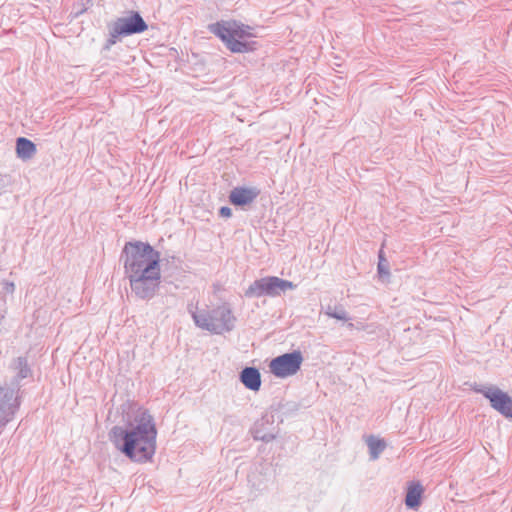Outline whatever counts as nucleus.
<instances>
[{"mask_svg":"<svg viewBox=\"0 0 512 512\" xmlns=\"http://www.w3.org/2000/svg\"><path fill=\"white\" fill-rule=\"evenodd\" d=\"M148 26L138 12H131L128 16L118 18L111 26L108 40L115 44L120 36L139 34L147 30Z\"/></svg>","mask_w":512,"mask_h":512,"instance_id":"obj_6","label":"nucleus"},{"mask_svg":"<svg viewBox=\"0 0 512 512\" xmlns=\"http://www.w3.org/2000/svg\"><path fill=\"white\" fill-rule=\"evenodd\" d=\"M422 494V485L419 482H410L405 497L406 506L412 509L417 508L420 505Z\"/></svg>","mask_w":512,"mask_h":512,"instance_id":"obj_13","label":"nucleus"},{"mask_svg":"<svg viewBox=\"0 0 512 512\" xmlns=\"http://www.w3.org/2000/svg\"><path fill=\"white\" fill-rule=\"evenodd\" d=\"M296 285L285 279L276 276H267L255 280L245 291V296L249 298H260L262 296L276 297L282 292L295 289Z\"/></svg>","mask_w":512,"mask_h":512,"instance_id":"obj_5","label":"nucleus"},{"mask_svg":"<svg viewBox=\"0 0 512 512\" xmlns=\"http://www.w3.org/2000/svg\"><path fill=\"white\" fill-rule=\"evenodd\" d=\"M5 290H6L7 292H10V293L14 292V290H15V285H14V283H13V282H6V283H5Z\"/></svg>","mask_w":512,"mask_h":512,"instance_id":"obj_20","label":"nucleus"},{"mask_svg":"<svg viewBox=\"0 0 512 512\" xmlns=\"http://www.w3.org/2000/svg\"><path fill=\"white\" fill-rule=\"evenodd\" d=\"M258 195L256 188L235 187L230 192L229 200L235 206H244L252 203Z\"/></svg>","mask_w":512,"mask_h":512,"instance_id":"obj_10","label":"nucleus"},{"mask_svg":"<svg viewBox=\"0 0 512 512\" xmlns=\"http://www.w3.org/2000/svg\"><path fill=\"white\" fill-rule=\"evenodd\" d=\"M255 438L261 439L264 442H270L271 440H273L275 438V436L273 434L269 433V434H264L262 436H256Z\"/></svg>","mask_w":512,"mask_h":512,"instance_id":"obj_19","label":"nucleus"},{"mask_svg":"<svg viewBox=\"0 0 512 512\" xmlns=\"http://www.w3.org/2000/svg\"><path fill=\"white\" fill-rule=\"evenodd\" d=\"M17 391V387H0V429L13 420L19 408Z\"/></svg>","mask_w":512,"mask_h":512,"instance_id":"obj_9","label":"nucleus"},{"mask_svg":"<svg viewBox=\"0 0 512 512\" xmlns=\"http://www.w3.org/2000/svg\"><path fill=\"white\" fill-rule=\"evenodd\" d=\"M197 327L214 334H223L234 329L236 317L229 304L223 303L212 310H200L192 313Z\"/></svg>","mask_w":512,"mask_h":512,"instance_id":"obj_4","label":"nucleus"},{"mask_svg":"<svg viewBox=\"0 0 512 512\" xmlns=\"http://www.w3.org/2000/svg\"><path fill=\"white\" fill-rule=\"evenodd\" d=\"M209 30L219 37L234 53H245L255 49L256 42L249 38L256 37L254 28L235 20L219 21L209 26Z\"/></svg>","mask_w":512,"mask_h":512,"instance_id":"obj_3","label":"nucleus"},{"mask_svg":"<svg viewBox=\"0 0 512 512\" xmlns=\"http://www.w3.org/2000/svg\"><path fill=\"white\" fill-rule=\"evenodd\" d=\"M325 314L331 318L347 322V328L350 330L366 329L365 324L362 322H356V323L351 322V318L349 317L348 313L342 306H328L326 308Z\"/></svg>","mask_w":512,"mask_h":512,"instance_id":"obj_12","label":"nucleus"},{"mask_svg":"<svg viewBox=\"0 0 512 512\" xmlns=\"http://www.w3.org/2000/svg\"><path fill=\"white\" fill-rule=\"evenodd\" d=\"M15 369L18 370V372H17L18 379L27 378L31 373V370L27 363V359H26V357H23V356H20L17 358L16 363H15Z\"/></svg>","mask_w":512,"mask_h":512,"instance_id":"obj_16","label":"nucleus"},{"mask_svg":"<svg viewBox=\"0 0 512 512\" xmlns=\"http://www.w3.org/2000/svg\"><path fill=\"white\" fill-rule=\"evenodd\" d=\"M239 380L243 386L253 392L260 390L262 385L261 373L256 367H245L239 373Z\"/></svg>","mask_w":512,"mask_h":512,"instance_id":"obj_11","label":"nucleus"},{"mask_svg":"<svg viewBox=\"0 0 512 512\" xmlns=\"http://www.w3.org/2000/svg\"><path fill=\"white\" fill-rule=\"evenodd\" d=\"M378 273L383 276L389 275V265L387 261L383 258L382 254H379V262H378Z\"/></svg>","mask_w":512,"mask_h":512,"instance_id":"obj_17","label":"nucleus"},{"mask_svg":"<svg viewBox=\"0 0 512 512\" xmlns=\"http://www.w3.org/2000/svg\"><path fill=\"white\" fill-rule=\"evenodd\" d=\"M473 390L487 398L494 410L504 417L512 419V399L507 393L494 385L475 384Z\"/></svg>","mask_w":512,"mask_h":512,"instance_id":"obj_7","label":"nucleus"},{"mask_svg":"<svg viewBox=\"0 0 512 512\" xmlns=\"http://www.w3.org/2000/svg\"><path fill=\"white\" fill-rule=\"evenodd\" d=\"M109 435L115 447L134 462H147L155 454L157 430L147 410L139 409L127 428L114 426Z\"/></svg>","mask_w":512,"mask_h":512,"instance_id":"obj_2","label":"nucleus"},{"mask_svg":"<svg viewBox=\"0 0 512 512\" xmlns=\"http://www.w3.org/2000/svg\"><path fill=\"white\" fill-rule=\"evenodd\" d=\"M16 151L19 158L28 160L36 153V146L31 140L20 137L16 141Z\"/></svg>","mask_w":512,"mask_h":512,"instance_id":"obj_14","label":"nucleus"},{"mask_svg":"<svg viewBox=\"0 0 512 512\" xmlns=\"http://www.w3.org/2000/svg\"><path fill=\"white\" fill-rule=\"evenodd\" d=\"M365 441L369 449L370 460H377L381 453L385 450L386 442L374 435L368 436Z\"/></svg>","mask_w":512,"mask_h":512,"instance_id":"obj_15","label":"nucleus"},{"mask_svg":"<svg viewBox=\"0 0 512 512\" xmlns=\"http://www.w3.org/2000/svg\"><path fill=\"white\" fill-rule=\"evenodd\" d=\"M219 214L222 217L228 218L232 215V210L227 206H223L220 208Z\"/></svg>","mask_w":512,"mask_h":512,"instance_id":"obj_18","label":"nucleus"},{"mask_svg":"<svg viewBox=\"0 0 512 512\" xmlns=\"http://www.w3.org/2000/svg\"><path fill=\"white\" fill-rule=\"evenodd\" d=\"M122 258L132 293L143 300L153 298L161 282L160 253L148 243L127 242Z\"/></svg>","mask_w":512,"mask_h":512,"instance_id":"obj_1","label":"nucleus"},{"mask_svg":"<svg viewBox=\"0 0 512 512\" xmlns=\"http://www.w3.org/2000/svg\"><path fill=\"white\" fill-rule=\"evenodd\" d=\"M302 362V354H281L270 362L269 368L275 377L285 379L297 374Z\"/></svg>","mask_w":512,"mask_h":512,"instance_id":"obj_8","label":"nucleus"}]
</instances>
